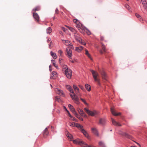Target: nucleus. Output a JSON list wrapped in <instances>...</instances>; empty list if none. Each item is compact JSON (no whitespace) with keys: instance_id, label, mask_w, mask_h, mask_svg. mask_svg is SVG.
Returning <instances> with one entry per match:
<instances>
[{"instance_id":"16","label":"nucleus","mask_w":147,"mask_h":147,"mask_svg":"<svg viewBox=\"0 0 147 147\" xmlns=\"http://www.w3.org/2000/svg\"><path fill=\"white\" fill-rule=\"evenodd\" d=\"M66 87L67 89H68L70 92L73 94V95H74V94H75L74 93L73 89L71 87L70 85H66Z\"/></svg>"},{"instance_id":"42","label":"nucleus","mask_w":147,"mask_h":147,"mask_svg":"<svg viewBox=\"0 0 147 147\" xmlns=\"http://www.w3.org/2000/svg\"><path fill=\"white\" fill-rule=\"evenodd\" d=\"M144 8L146 9H147V5L146 3H144L143 4Z\"/></svg>"},{"instance_id":"12","label":"nucleus","mask_w":147,"mask_h":147,"mask_svg":"<svg viewBox=\"0 0 147 147\" xmlns=\"http://www.w3.org/2000/svg\"><path fill=\"white\" fill-rule=\"evenodd\" d=\"M111 111L112 114L113 115H114L115 116H117L118 115H121V113H117L114 111V109H113L112 108H111Z\"/></svg>"},{"instance_id":"60","label":"nucleus","mask_w":147,"mask_h":147,"mask_svg":"<svg viewBox=\"0 0 147 147\" xmlns=\"http://www.w3.org/2000/svg\"><path fill=\"white\" fill-rule=\"evenodd\" d=\"M135 143H136L137 144H138V146H140V147H141V145L139 144L138 143L136 142H135Z\"/></svg>"},{"instance_id":"20","label":"nucleus","mask_w":147,"mask_h":147,"mask_svg":"<svg viewBox=\"0 0 147 147\" xmlns=\"http://www.w3.org/2000/svg\"><path fill=\"white\" fill-rule=\"evenodd\" d=\"M100 73L102 79L106 80L107 75L105 71H102L100 72Z\"/></svg>"},{"instance_id":"26","label":"nucleus","mask_w":147,"mask_h":147,"mask_svg":"<svg viewBox=\"0 0 147 147\" xmlns=\"http://www.w3.org/2000/svg\"><path fill=\"white\" fill-rule=\"evenodd\" d=\"M68 107L73 113H75V109L72 105L71 104H69Z\"/></svg>"},{"instance_id":"10","label":"nucleus","mask_w":147,"mask_h":147,"mask_svg":"<svg viewBox=\"0 0 147 147\" xmlns=\"http://www.w3.org/2000/svg\"><path fill=\"white\" fill-rule=\"evenodd\" d=\"M76 27L78 29L80 30V31L83 33L82 31L84 28L82 27V24L81 23H79V24H76Z\"/></svg>"},{"instance_id":"15","label":"nucleus","mask_w":147,"mask_h":147,"mask_svg":"<svg viewBox=\"0 0 147 147\" xmlns=\"http://www.w3.org/2000/svg\"><path fill=\"white\" fill-rule=\"evenodd\" d=\"M43 136L45 138L48 135L49 132L47 128H46L43 131Z\"/></svg>"},{"instance_id":"14","label":"nucleus","mask_w":147,"mask_h":147,"mask_svg":"<svg viewBox=\"0 0 147 147\" xmlns=\"http://www.w3.org/2000/svg\"><path fill=\"white\" fill-rule=\"evenodd\" d=\"M73 88L76 94L78 95H79V88L75 85H74L73 86Z\"/></svg>"},{"instance_id":"61","label":"nucleus","mask_w":147,"mask_h":147,"mask_svg":"<svg viewBox=\"0 0 147 147\" xmlns=\"http://www.w3.org/2000/svg\"><path fill=\"white\" fill-rule=\"evenodd\" d=\"M78 119H81V117H80V115L78 117H77Z\"/></svg>"},{"instance_id":"41","label":"nucleus","mask_w":147,"mask_h":147,"mask_svg":"<svg viewBox=\"0 0 147 147\" xmlns=\"http://www.w3.org/2000/svg\"><path fill=\"white\" fill-rule=\"evenodd\" d=\"M135 15L138 18H139L140 19H141V16L139 15L138 14L136 13L135 14Z\"/></svg>"},{"instance_id":"44","label":"nucleus","mask_w":147,"mask_h":147,"mask_svg":"<svg viewBox=\"0 0 147 147\" xmlns=\"http://www.w3.org/2000/svg\"><path fill=\"white\" fill-rule=\"evenodd\" d=\"M73 113L77 118L78 117L79 115L76 112V111H75V113Z\"/></svg>"},{"instance_id":"49","label":"nucleus","mask_w":147,"mask_h":147,"mask_svg":"<svg viewBox=\"0 0 147 147\" xmlns=\"http://www.w3.org/2000/svg\"><path fill=\"white\" fill-rule=\"evenodd\" d=\"M62 30L65 32L67 30V29H66L64 27H62Z\"/></svg>"},{"instance_id":"32","label":"nucleus","mask_w":147,"mask_h":147,"mask_svg":"<svg viewBox=\"0 0 147 147\" xmlns=\"http://www.w3.org/2000/svg\"><path fill=\"white\" fill-rule=\"evenodd\" d=\"M40 7L39 6H37L33 9V11L35 12L36 11L40 10Z\"/></svg>"},{"instance_id":"2","label":"nucleus","mask_w":147,"mask_h":147,"mask_svg":"<svg viewBox=\"0 0 147 147\" xmlns=\"http://www.w3.org/2000/svg\"><path fill=\"white\" fill-rule=\"evenodd\" d=\"M92 74L93 75L94 79L96 82H97L99 84H100V81L98 77H99V74L98 73L92 70H91Z\"/></svg>"},{"instance_id":"17","label":"nucleus","mask_w":147,"mask_h":147,"mask_svg":"<svg viewBox=\"0 0 147 147\" xmlns=\"http://www.w3.org/2000/svg\"><path fill=\"white\" fill-rule=\"evenodd\" d=\"M101 45L102 48V49L103 50V51L102 50H100V52L101 54H102L103 53L105 52L106 51L105 47V46L102 43H101Z\"/></svg>"},{"instance_id":"39","label":"nucleus","mask_w":147,"mask_h":147,"mask_svg":"<svg viewBox=\"0 0 147 147\" xmlns=\"http://www.w3.org/2000/svg\"><path fill=\"white\" fill-rule=\"evenodd\" d=\"M53 46V43L51 41L50 42L49 45V47L50 49H51L52 48Z\"/></svg>"},{"instance_id":"33","label":"nucleus","mask_w":147,"mask_h":147,"mask_svg":"<svg viewBox=\"0 0 147 147\" xmlns=\"http://www.w3.org/2000/svg\"><path fill=\"white\" fill-rule=\"evenodd\" d=\"M67 136L70 140H72L73 139V137L71 134H67Z\"/></svg>"},{"instance_id":"24","label":"nucleus","mask_w":147,"mask_h":147,"mask_svg":"<svg viewBox=\"0 0 147 147\" xmlns=\"http://www.w3.org/2000/svg\"><path fill=\"white\" fill-rule=\"evenodd\" d=\"M75 126L78 128L80 130H81L83 128V126L82 125L76 123H75Z\"/></svg>"},{"instance_id":"64","label":"nucleus","mask_w":147,"mask_h":147,"mask_svg":"<svg viewBox=\"0 0 147 147\" xmlns=\"http://www.w3.org/2000/svg\"><path fill=\"white\" fill-rule=\"evenodd\" d=\"M62 32L61 31L60 32V34H62Z\"/></svg>"},{"instance_id":"9","label":"nucleus","mask_w":147,"mask_h":147,"mask_svg":"<svg viewBox=\"0 0 147 147\" xmlns=\"http://www.w3.org/2000/svg\"><path fill=\"white\" fill-rule=\"evenodd\" d=\"M60 59H59V61L60 65L62 66L63 68V70L64 71L65 70H67V69H69L68 68V67L66 65H63L62 63L60 62Z\"/></svg>"},{"instance_id":"5","label":"nucleus","mask_w":147,"mask_h":147,"mask_svg":"<svg viewBox=\"0 0 147 147\" xmlns=\"http://www.w3.org/2000/svg\"><path fill=\"white\" fill-rule=\"evenodd\" d=\"M66 51L67 52V55L68 57L70 58L71 59L72 56V52L71 49H69V47L67 48L66 49Z\"/></svg>"},{"instance_id":"36","label":"nucleus","mask_w":147,"mask_h":147,"mask_svg":"<svg viewBox=\"0 0 147 147\" xmlns=\"http://www.w3.org/2000/svg\"><path fill=\"white\" fill-rule=\"evenodd\" d=\"M55 99L56 101H57L59 102H60L61 100L59 97L56 96L55 98Z\"/></svg>"},{"instance_id":"62","label":"nucleus","mask_w":147,"mask_h":147,"mask_svg":"<svg viewBox=\"0 0 147 147\" xmlns=\"http://www.w3.org/2000/svg\"><path fill=\"white\" fill-rule=\"evenodd\" d=\"M80 120L82 121H83V119L81 117V119H80Z\"/></svg>"},{"instance_id":"18","label":"nucleus","mask_w":147,"mask_h":147,"mask_svg":"<svg viewBox=\"0 0 147 147\" xmlns=\"http://www.w3.org/2000/svg\"><path fill=\"white\" fill-rule=\"evenodd\" d=\"M57 76V73L55 71H53L51 74L50 78L51 79H54L53 77H56Z\"/></svg>"},{"instance_id":"3","label":"nucleus","mask_w":147,"mask_h":147,"mask_svg":"<svg viewBox=\"0 0 147 147\" xmlns=\"http://www.w3.org/2000/svg\"><path fill=\"white\" fill-rule=\"evenodd\" d=\"M70 95L72 100L75 101V102L76 104H79L80 102H79V99L78 97L76 95V94H74V95L70 94Z\"/></svg>"},{"instance_id":"43","label":"nucleus","mask_w":147,"mask_h":147,"mask_svg":"<svg viewBox=\"0 0 147 147\" xmlns=\"http://www.w3.org/2000/svg\"><path fill=\"white\" fill-rule=\"evenodd\" d=\"M125 7L128 10H129V9H130V7L129 6V5L127 4H126L125 5Z\"/></svg>"},{"instance_id":"52","label":"nucleus","mask_w":147,"mask_h":147,"mask_svg":"<svg viewBox=\"0 0 147 147\" xmlns=\"http://www.w3.org/2000/svg\"><path fill=\"white\" fill-rule=\"evenodd\" d=\"M87 56H88V57L90 58V59L91 60H92V58H91V56L90 55V54H89L88 55H87Z\"/></svg>"},{"instance_id":"30","label":"nucleus","mask_w":147,"mask_h":147,"mask_svg":"<svg viewBox=\"0 0 147 147\" xmlns=\"http://www.w3.org/2000/svg\"><path fill=\"white\" fill-rule=\"evenodd\" d=\"M83 30L84 31L86 32L88 35H90L91 34V32L89 31L87 28H84L83 29Z\"/></svg>"},{"instance_id":"34","label":"nucleus","mask_w":147,"mask_h":147,"mask_svg":"<svg viewBox=\"0 0 147 147\" xmlns=\"http://www.w3.org/2000/svg\"><path fill=\"white\" fill-rule=\"evenodd\" d=\"M99 144L101 147H105L104 143L101 141L99 142Z\"/></svg>"},{"instance_id":"54","label":"nucleus","mask_w":147,"mask_h":147,"mask_svg":"<svg viewBox=\"0 0 147 147\" xmlns=\"http://www.w3.org/2000/svg\"><path fill=\"white\" fill-rule=\"evenodd\" d=\"M79 86L82 90H83L84 88V87L81 85H79Z\"/></svg>"},{"instance_id":"48","label":"nucleus","mask_w":147,"mask_h":147,"mask_svg":"<svg viewBox=\"0 0 147 147\" xmlns=\"http://www.w3.org/2000/svg\"><path fill=\"white\" fill-rule=\"evenodd\" d=\"M71 120H72L74 121H77V120L76 119V118L72 117V118H71Z\"/></svg>"},{"instance_id":"59","label":"nucleus","mask_w":147,"mask_h":147,"mask_svg":"<svg viewBox=\"0 0 147 147\" xmlns=\"http://www.w3.org/2000/svg\"><path fill=\"white\" fill-rule=\"evenodd\" d=\"M55 12H56V13H58V10L57 9L56 10H55Z\"/></svg>"},{"instance_id":"38","label":"nucleus","mask_w":147,"mask_h":147,"mask_svg":"<svg viewBox=\"0 0 147 147\" xmlns=\"http://www.w3.org/2000/svg\"><path fill=\"white\" fill-rule=\"evenodd\" d=\"M74 22L76 23V24H78L80 23L79 22L77 19H74L73 20Z\"/></svg>"},{"instance_id":"6","label":"nucleus","mask_w":147,"mask_h":147,"mask_svg":"<svg viewBox=\"0 0 147 147\" xmlns=\"http://www.w3.org/2000/svg\"><path fill=\"white\" fill-rule=\"evenodd\" d=\"M33 16L36 22H38L39 21V17L37 13L33 12Z\"/></svg>"},{"instance_id":"8","label":"nucleus","mask_w":147,"mask_h":147,"mask_svg":"<svg viewBox=\"0 0 147 147\" xmlns=\"http://www.w3.org/2000/svg\"><path fill=\"white\" fill-rule=\"evenodd\" d=\"M55 91L57 93L59 94L60 96H64V94L63 91L60 89L57 88H56L55 90Z\"/></svg>"},{"instance_id":"31","label":"nucleus","mask_w":147,"mask_h":147,"mask_svg":"<svg viewBox=\"0 0 147 147\" xmlns=\"http://www.w3.org/2000/svg\"><path fill=\"white\" fill-rule=\"evenodd\" d=\"M52 29L50 27H49L47 29V32L48 34H50L52 32Z\"/></svg>"},{"instance_id":"1","label":"nucleus","mask_w":147,"mask_h":147,"mask_svg":"<svg viewBox=\"0 0 147 147\" xmlns=\"http://www.w3.org/2000/svg\"><path fill=\"white\" fill-rule=\"evenodd\" d=\"M74 143L76 144H78L82 147H92L91 146H88V145L83 141H79V140H76L73 141Z\"/></svg>"},{"instance_id":"28","label":"nucleus","mask_w":147,"mask_h":147,"mask_svg":"<svg viewBox=\"0 0 147 147\" xmlns=\"http://www.w3.org/2000/svg\"><path fill=\"white\" fill-rule=\"evenodd\" d=\"M123 136H125L126 137L129 139H131L132 138V137L131 136L129 135L126 133H123Z\"/></svg>"},{"instance_id":"21","label":"nucleus","mask_w":147,"mask_h":147,"mask_svg":"<svg viewBox=\"0 0 147 147\" xmlns=\"http://www.w3.org/2000/svg\"><path fill=\"white\" fill-rule=\"evenodd\" d=\"M62 40L63 41V43L66 46H69L71 43L70 41L67 40Z\"/></svg>"},{"instance_id":"58","label":"nucleus","mask_w":147,"mask_h":147,"mask_svg":"<svg viewBox=\"0 0 147 147\" xmlns=\"http://www.w3.org/2000/svg\"><path fill=\"white\" fill-rule=\"evenodd\" d=\"M81 43L83 45H86V43H85V42H81Z\"/></svg>"},{"instance_id":"11","label":"nucleus","mask_w":147,"mask_h":147,"mask_svg":"<svg viewBox=\"0 0 147 147\" xmlns=\"http://www.w3.org/2000/svg\"><path fill=\"white\" fill-rule=\"evenodd\" d=\"M111 121L113 124L116 126H121V125L120 124L119 122L116 121L114 119L111 118Z\"/></svg>"},{"instance_id":"19","label":"nucleus","mask_w":147,"mask_h":147,"mask_svg":"<svg viewBox=\"0 0 147 147\" xmlns=\"http://www.w3.org/2000/svg\"><path fill=\"white\" fill-rule=\"evenodd\" d=\"M81 132L84 134V135L87 138H88V135L87 132L83 129V128H82L81 130Z\"/></svg>"},{"instance_id":"40","label":"nucleus","mask_w":147,"mask_h":147,"mask_svg":"<svg viewBox=\"0 0 147 147\" xmlns=\"http://www.w3.org/2000/svg\"><path fill=\"white\" fill-rule=\"evenodd\" d=\"M80 99L85 105H88V104L84 99L82 98H80Z\"/></svg>"},{"instance_id":"50","label":"nucleus","mask_w":147,"mask_h":147,"mask_svg":"<svg viewBox=\"0 0 147 147\" xmlns=\"http://www.w3.org/2000/svg\"><path fill=\"white\" fill-rule=\"evenodd\" d=\"M142 4H144L145 3H146V2L145 0H141Z\"/></svg>"},{"instance_id":"23","label":"nucleus","mask_w":147,"mask_h":147,"mask_svg":"<svg viewBox=\"0 0 147 147\" xmlns=\"http://www.w3.org/2000/svg\"><path fill=\"white\" fill-rule=\"evenodd\" d=\"M50 54L53 57L54 59H55L57 58V56L56 54L55 53L53 52L52 51H51L50 52Z\"/></svg>"},{"instance_id":"4","label":"nucleus","mask_w":147,"mask_h":147,"mask_svg":"<svg viewBox=\"0 0 147 147\" xmlns=\"http://www.w3.org/2000/svg\"><path fill=\"white\" fill-rule=\"evenodd\" d=\"M64 72L67 78L69 79H71V74L72 72V71L71 70L69 69H67V70H65Z\"/></svg>"},{"instance_id":"63","label":"nucleus","mask_w":147,"mask_h":147,"mask_svg":"<svg viewBox=\"0 0 147 147\" xmlns=\"http://www.w3.org/2000/svg\"><path fill=\"white\" fill-rule=\"evenodd\" d=\"M131 147H136V146H131Z\"/></svg>"},{"instance_id":"25","label":"nucleus","mask_w":147,"mask_h":147,"mask_svg":"<svg viewBox=\"0 0 147 147\" xmlns=\"http://www.w3.org/2000/svg\"><path fill=\"white\" fill-rule=\"evenodd\" d=\"M106 122V120L104 119L100 118L99 121V123L101 124H104Z\"/></svg>"},{"instance_id":"27","label":"nucleus","mask_w":147,"mask_h":147,"mask_svg":"<svg viewBox=\"0 0 147 147\" xmlns=\"http://www.w3.org/2000/svg\"><path fill=\"white\" fill-rule=\"evenodd\" d=\"M82 49L83 47L81 46L78 47H76V51L78 52H80Z\"/></svg>"},{"instance_id":"35","label":"nucleus","mask_w":147,"mask_h":147,"mask_svg":"<svg viewBox=\"0 0 147 147\" xmlns=\"http://www.w3.org/2000/svg\"><path fill=\"white\" fill-rule=\"evenodd\" d=\"M67 27L71 31L73 32H76L75 29L69 26H67Z\"/></svg>"},{"instance_id":"45","label":"nucleus","mask_w":147,"mask_h":147,"mask_svg":"<svg viewBox=\"0 0 147 147\" xmlns=\"http://www.w3.org/2000/svg\"><path fill=\"white\" fill-rule=\"evenodd\" d=\"M70 47V49H74V47L72 44V43H71V44H70V45L69 46Z\"/></svg>"},{"instance_id":"51","label":"nucleus","mask_w":147,"mask_h":147,"mask_svg":"<svg viewBox=\"0 0 147 147\" xmlns=\"http://www.w3.org/2000/svg\"><path fill=\"white\" fill-rule=\"evenodd\" d=\"M100 40L101 41H103L104 40V37L102 36L100 37Z\"/></svg>"},{"instance_id":"29","label":"nucleus","mask_w":147,"mask_h":147,"mask_svg":"<svg viewBox=\"0 0 147 147\" xmlns=\"http://www.w3.org/2000/svg\"><path fill=\"white\" fill-rule=\"evenodd\" d=\"M86 89L89 91L91 90V87L90 86L87 84H86L85 85Z\"/></svg>"},{"instance_id":"55","label":"nucleus","mask_w":147,"mask_h":147,"mask_svg":"<svg viewBox=\"0 0 147 147\" xmlns=\"http://www.w3.org/2000/svg\"><path fill=\"white\" fill-rule=\"evenodd\" d=\"M58 52L61 55L62 53V51L61 50H60L58 51Z\"/></svg>"},{"instance_id":"13","label":"nucleus","mask_w":147,"mask_h":147,"mask_svg":"<svg viewBox=\"0 0 147 147\" xmlns=\"http://www.w3.org/2000/svg\"><path fill=\"white\" fill-rule=\"evenodd\" d=\"M91 130L92 132L95 135L98 136H99V134L97 129L96 128H92L91 129Z\"/></svg>"},{"instance_id":"37","label":"nucleus","mask_w":147,"mask_h":147,"mask_svg":"<svg viewBox=\"0 0 147 147\" xmlns=\"http://www.w3.org/2000/svg\"><path fill=\"white\" fill-rule=\"evenodd\" d=\"M75 123H76L72 122L69 123V125L71 126H75Z\"/></svg>"},{"instance_id":"22","label":"nucleus","mask_w":147,"mask_h":147,"mask_svg":"<svg viewBox=\"0 0 147 147\" xmlns=\"http://www.w3.org/2000/svg\"><path fill=\"white\" fill-rule=\"evenodd\" d=\"M78 111L79 113L82 116H84V117H86L87 116L84 113L83 111L81 109H78Z\"/></svg>"},{"instance_id":"53","label":"nucleus","mask_w":147,"mask_h":147,"mask_svg":"<svg viewBox=\"0 0 147 147\" xmlns=\"http://www.w3.org/2000/svg\"><path fill=\"white\" fill-rule=\"evenodd\" d=\"M85 51H86L85 54L87 55H88L89 54L88 53V50H86Z\"/></svg>"},{"instance_id":"47","label":"nucleus","mask_w":147,"mask_h":147,"mask_svg":"<svg viewBox=\"0 0 147 147\" xmlns=\"http://www.w3.org/2000/svg\"><path fill=\"white\" fill-rule=\"evenodd\" d=\"M66 110L67 111L68 113V115L71 118H72V116H71V115H70V113L67 110V109H66Z\"/></svg>"},{"instance_id":"7","label":"nucleus","mask_w":147,"mask_h":147,"mask_svg":"<svg viewBox=\"0 0 147 147\" xmlns=\"http://www.w3.org/2000/svg\"><path fill=\"white\" fill-rule=\"evenodd\" d=\"M84 110L88 115L91 116H93L94 115L96 114V112H93L87 109L86 108H85L84 109Z\"/></svg>"},{"instance_id":"56","label":"nucleus","mask_w":147,"mask_h":147,"mask_svg":"<svg viewBox=\"0 0 147 147\" xmlns=\"http://www.w3.org/2000/svg\"><path fill=\"white\" fill-rule=\"evenodd\" d=\"M52 63H53H53H55V61L54 60H51Z\"/></svg>"},{"instance_id":"46","label":"nucleus","mask_w":147,"mask_h":147,"mask_svg":"<svg viewBox=\"0 0 147 147\" xmlns=\"http://www.w3.org/2000/svg\"><path fill=\"white\" fill-rule=\"evenodd\" d=\"M53 65L57 69H59L58 65H56L55 63H53Z\"/></svg>"},{"instance_id":"57","label":"nucleus","mask_w":147,"mask_h":147,"mask_svg":"<svg viewBox=\"0 0 147 147\" xmlns=\"http://www.w3.org/2000/svg\"><path fill=\"white\" fill-rule=\"evenodd\" d=\"M49 70L50 71H52V69H51V65H50L49 66Z\"/></svg>"}]
</instances>
